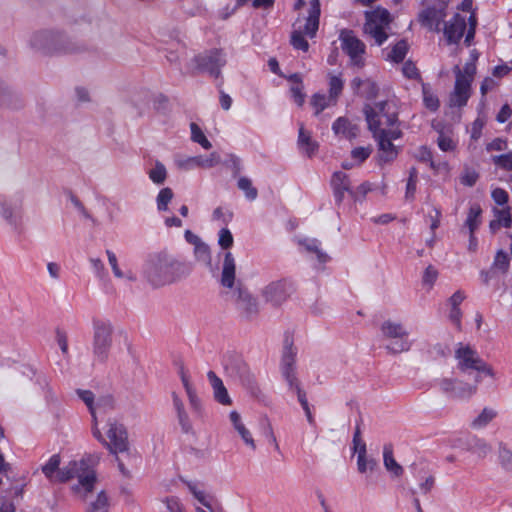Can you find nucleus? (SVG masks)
<instances>
[{
    "label": "nucleus",
    "instance_id": "f257e3e1",
    "mask_svg": "<svg viewBox=\"0 0 512 512\" xmlns=\"http://www.w3.org/2000/svg\"><path fill=\"white\" fill-rule=\"evenodd\" d=\"M190 273L184 262L167 252H158L148 256L143 266L145 279L154 287L174 283Z\"/></svg>",
    "mask_w": 512,
    "mask_h": 512
},
{
    "label": "nucleus",
    "instance_id": "f03ea898",
    "mask_svg": "<svg viewBox=\"0 0 512 512\" xmlns=\"http://www.w3.org/2000/svg\"><path fill=\"white\" fill-rule=\"evenodd\" d=\"M375 111L366 109V121L369 130L373 133L374 138L378 142L379 147V161L381 163H388L393 161L398 154L397 148L392 143V140L401 137V130L399 127L383 128L382 122L376 118Z\"/></svg>",
    "mask_w": 512,
    "mask_h": 512
},
{
    "label": "nucleus",
    "instance_id": "7ed1b4c3",
    "mask_svg": "<svg viewBox=\"0 0 512 512\" xmlns=\"http://www.w3.org/2000/svg\"><path fill=\"white\" fill-rule=\"evenodd\" d=\"M471 57V61L467 62L462 69L458 65L453 68L455 85L449 97L451 107L465 106L471 96V84L476 74L475 61L477 56L472 54Z\"/></svg>",
    "mask_w": 512,
    "mask_h": 512
},
{
    "label": "nucleus",
    "instance_id": "20e7f679",
    "mask_svg": "<svg viewBox=\"0 0 512 512\" xmlns=\"http://www.w3.org/2000/svg\"><path fill=\"white\" fill-rule=\"evenodd\" d=\"M72 478L78 479V484L73 487L76 493L86 495L93 490L96 475L85 460L70 462L67 466L58 471L55 476V481L66 482Z\"/></svg>",
    "mask_w": 512,
    "mask_h": 512
},
{
    "label": "nucleus",
    "instance_id": "39448f33",
    "mask_svg": "<svg viewBox=\"0 0 512 512\" xmlns=\"http://www.w3.org/2000/svg\"><path fill=\"white\" fill-rule=\"evenodd\" d=\"M380 332L382 338L389 341V343L386 344L388 352L399 354L410 350L411 342L408 339L409 333L402 323L390 319L385 320L380 326Z\"/></svg>",
    "mask_w": 512,
    "mask_h": 512
},
{
    "label": "nucleus",
    "instance_id": "423d86ee",
    "mask_svg": "<svg viewBox=\"0 0 512 512\" xmlns=\"http://www.w3.org/2000/svg\"><path fill=\"white\" fill-rule=\"evenodd\" d=\"M296 355L297 349L293 347L292 341L289 338H286L281 357L280 372L288 386V389L295 392L297 397L300 398V395H306V393L302 390L301 383L297 377L295 366Z\"/></svg>",
    "mask_w": 512,
    "mask_h": 512
},
{
    "label": "nucleus",
    "instance_id": "0eeeda50",
    "mask_svg": "<svg viewBox=\"0 0 512 512\" xmlns=\"http://www.w3.org/2000/svg\"><path fill=\"white\" fill-rule=\"evenodd\" d=\"M113 325L104 319L93 320V355L100 361L105 362L113 342Z\"/></svg>",
    "mask_w": 512,
    "mask_h": 512
},
{
    "label": "nucleus",
    "instance_id": "6e6552de",
    "mask_svg": "<svg viewBox=\"0 0 512 512\" xmlns=\"http://www.w3.org/2000/svg\"><path fill=\"white\" fill-rule=\"evenodd\" d=\"M364 33L374 39L376 45L381 46L388 38L391 17L386 9L377 8L365 15Z\"/></svg>",
    "mask_w": 512,
    "mask_h": 512
},
{
    "label": "nucleus",
    "instance_id": "1a4fd4ad",
    "mask_svg": "<svg viewBox=\"0 0 512 512\" xmlns=\"http://www.w3.org/2000/svg\"><path fill=\"white\" fill-rule=\"evenodd\" d=\"M30 44L34 49L45 54L69 53L74 50L64 35L51 31L34 33L30 39Z\"/></svg>",
    "mask_w": 512,
    "mask_h": 512
},
{
    "label": "nucleus",
    "instance_id": "9d476101",
    "mask_svg": "<svg viewBox=\"0 0 512 512\" xmlns=\"http://www.w3.org/2000/svg\"><path fill=\"white\" fill-rule=\"evenodd\" d=\"M467 21L469 24V28L466 33L465 42L470 43V41L474 38L475 28L477 25V19L474 14H470L467 18L461 14H455L444 27V35L449 44H455L460 41L463 37L466 27Z\"/></svg>",
    "mask_w": 512,
    "mask_h": 512
},
{
    "label": "nucleus",
    "instance_id": "9b49d317",
    "mask_svg": "<svg viewBox=\"0 0 512 512\" xmlns=\"http://www.w3.org/2000/svg\"><path fill=\"white\" fill-rule=\"evenodd\" d=\"M339 40L341 49L346 53L350 60V65L361 69L365 65L366 45L360 40L352 30L343 29L340 31Z\"/></svg>",
    "mask_w": 512,
    "mask_h": 512
},
{
    "label": "nucleus",
    "instance_id": "f8f14e48",
    "mask_svg": "<svg viewBox=\"0 0 512 512\" xmlns=\"http://www.w3.org/2000/svg\"><path fill=\"white\" fill-rule=\"evenodd\" d=\"M455 358L458 361V368L462 372H467L468 370H475L478 372H483L490 377H494V371L491 366H489L485 361H483L478 353L473 350L470 346H460L455 351Z\"/></svg>",
    "mask_w": 512,
    "mask_h": 512
},
{
    "label": "nucleus",
    "instance_id": "ddd939ff",
    "mask_svg": "<svg viewBox=\"0 0 512 512\" xmlns=\"http://www.w3.org/2000/svg\"><path fill=\"white\" fill-rule=\"evenodd\" d=\"M193 62L199 71L218 78L221 75V69L226 65V54L222 49L214 48L196 55Z\"/></svg>",
    "mask_w": 512,
    "mask_h": 512
},
{
    "label": "nucleus",
    "instance_id": "4468645a",
    "mask_svg": "<svg viewBox=\"0 0 512 512\" xmlns=\"http://www.w3.org/2000/svg\"><path fill=\"white\" fill-rule=\"evenodd\" d=\"M291 284L284 279L265 285L260 292L263 301L273 307L281 306L291 295Z\"/></svg>",
    "mask_w": 512,
    "mask_h": 512
},
{
    "label": "nucleus",
    "instance_id": "2eb2a0df",
    "mask_svg": "<svg viewBox=\"0 0 512 512\" xmlns=\"http://www.w3.org/2000/svg\"><path fill=\"white\" fill-rule=\"evenodd\" d=\"M437 385L443 394L454 400H468L477 391V385L452 378H442Z\"/></svg>",
    "mask_w": 512,
    "mask_h": 512
},
{
    "label": "nucleus",
    "instance_id": "dca6fc26",
    "mask_svg": "<svg viewBox=\"0 0 512 512\" xmlns=\"http://www.w3.org/2000/svg\"><path fill=\"white\" fill-rule=\"evenodd\" d=\"M0 215L14 230H20L23 216L22 197L17 196L0 200Z\"/></svg>",
    "mask_w": 512,
    "mask_h": 512
},
{
    "label": "nucleus",
    "instance_id": "f3484780",
    "mask_svg": "<svg viewBox=\"0 0 512 512\" xmlns=\"http://www.w3.org/2000/svg\"><path fill=\"white\" fill-rule=\"evenodd\" d=\"M109 441H106L102 436L99 440L102 442L113 454L123 453L128 450V436L125 427L116 421L108 423V430L106 432Z\"/></svg>",
    "mask_w": 512,
    "mask_h": 512
},
{
    "label": "nucleus",
    "instance_id": "a211bd4d",
    "mask_svg": "<svg viewBox=\"0 0 512 512\" xmlns=\"http://www.w3.org/2000/svg\"><path fill=\"white\" fill-rule=\"evenodd\" d=\"M233 297L236 309L243 318L252 319L258 315L259 302L246 288L238 286L233 293Z\"/></svg>",
    "mask_w": 512,
    "mask_h": 512
},
{
    "label": "nucleus",
    "instance_id": "6ab92c4d",
    "mask_svg": "<svg viewBox=\"0 0 512 512\" xmlns=\"http://www.w3.org/2000/svg\"><path fill=\"white\" fill-rule=\"evenodd\" d=\"M225 369L231 377L239 379L243 385L252 387L255 384L254 374L241 358H230L225 364Z\"/></svg>",
    "mask_w": 512,
    "mask_h": 512
},
{
    "label": "nucleus",
    "instance_id": "aec40b11",
    "mask_svg": "<svg viewBox=\"0 0 512 512\" xmlns=\"http://www.w3.org/2000/svg\"><path fill=\"white\" fill-rule=\"evenodd\" d=\"M370 108L375 111V114L377 115L376 118L379 119L382 122L383 128H392V127H398L397 125V112L395 109V105L388 101H381L378 103H375L374 105H365L364 106V114L366 115V109Z\"/></svg>",
    "mask_w": 512,
    "mask_h": 512
},
{
    "label": "nucleus",
    "instance_id": "412c9836",
    "mask_svg": "<svg viewBox=\"0 0 512 512\" xmlns=\"http://www.w3.org/2000/svg\"><path fill=\"white\" fill-rule=\"evenodd\" d=\"M180 376L190 409L196 419L202 420L206 415L202 400L199 398L195 388L191 385L188 375L183 370H181Z\"/></svg>",
    "mask_w": 512,
    "mask_h": 512
},
{
    "label": "nucleus",
    "instance_id": "4be33fe9",
    "mask_svg": "<svg viewBox=\"0 0 512 512\" xmlns=\"http://www.w3.org/2000/svg\"><path fill=\"white\" fill-rule=\"evenodd\" d=\"M330 183L335 202L339 205L343 202L345 193L350 195V191H352L349 175L342 171L334 172Z\"/></svg>",
    "mask_w": 512,
    "mask_h": 512
},
{
    "label": "nucleus",
    "instance_id": "5701e85b",
    "mask_svg": "<svg viewBox=\"0 0 512 512\" xmlns=\"http://www.w3.org/2000/svg\"><path fill=\"white\" fill-rule=\"evenodd\" d=\"M171 397H172L173 407L176 412L178 424H179L182 432L185 434H194L195 431L193 428L192 421L190 419V416H189L187 410L185 409V405H184L182 399L176 392H172Z\"/></svg>",
    "mask_w": 512,
    "mask_h": 512
},
{
    "label": "nucleus",
    "instance_id": "b1692460",
    "mask_svg": "<svg viewBox=\"0 0 512 512\" xmlns=\"http://www.w3.org/2000/svg\"><path fill=\"white\" fill-rule=\"evenodd\" d=\"M177 165L181 169H191L193 167L211 168L220 162V156L213 152L208 157L202 156L188 157L186 159H177Z\"/></svg>",
    "mask_w": 512,
    "mask_h": 512
},
{
    "label": "nucleus",
    "instance_id": "393cba45",
    "mask_svg": "<svg viewBox=\"0 0 512 512\" xmlns=\"http://www.w3.org/2000/svg\"><path fill=\"white\" fill-rule=\"evenodd\" d=\"M236 280V261L231 252L224 254L220 283L223 287L232 289Z\"/></svg>",
    "mask_w": 512,
    "mask_h": 512
},
{
    "label": "nucleus",
    "instance_id": "a878e982",
    "mask_svg": "<svg viewBox=\"0 0 512 512\" xmlns=\"http://www.w3.org/2000/svg\"><path fill=\"white\" fill-rule=\"evenodd\" d=\"M445 17L446 13L444 7H429L420 14L422 23L436 31L440 30V24L443 22Z\"/></svg>",
    "mask_w": 512,
    "mask_h": 512
},
{
    "label": "nucleus",
    "instance_id": "bb28decb",
    "mask_svg": "<svg viewBox=\"0 0 512 512\" xmlns=\"http://www.w3.org/2000/svg\"><path fill=\"white\" fill-rule=\"evenodd\" d=\"M207 378L213 389V395L215 400L222 405H231L232 400L228 394V391L224 386L223 381L216 375V373L213 371H209L207 373Z\"/></svg>",
    "mask_w": 512,
    "mask_h": 512
},
{
    "label": "nucleus",
    "instance_id": "cd10ccee",
    "mask_svg": "<svg viewBox=\"0 0 512 512\" xmlns=\"http://www.w3.org/2000/svg\"><path fill=\"white\" fill-rule=\"evenodd\" d=\"M319 17H320V3L319 1H311V7L309 15L305 19V24L302 27V32L310 37H315L319 28Z\"/></svg>",
    "mask_w": 512,
    "mask_h": 512
},
{
    "label": "nucleus",
    "instance_id": "c85d7f7f",
    "mask_svg": "<svg viewBox=\"0 0 512 512\" xmlns=\"http://www.w3.org/2000/svg\"><path fill=\"white\" fill-rule=\"evenodd\" d=\"M332 130L335 135H340L346 139H353L358 135V127L346 117L337 118L332 124Z\"/></svg>",
    "mask_w": 512,
    "mask_h": 512
},
{
    "label": "nucleus",
    "instance_id": "c756f323",
    "mask_svg": "<svg viewBox=\"0 0 512 512\" xmlns=\"http://www.w3.org/2000/svg\"><path fill=\"white\" fill-rule=\"evenodd\" d=\"M77 394L80 397V399L87 405L92 418H93V426H92V433L93 436L101 440L102 434L98 428V424H96V408H95V402H94V394L89 390H77Z\"/></svg>",
    "mask_w": 512,
    "mask_h": 512
},
{
    "label": "nucleus",
    "instance_id": "7c9ffc66",
    "mask_svg": "<svg viewBox=\"0 0 512 512\" xmlns=\"http://www.w3.org/2000/svg\"><path fill=\"white\" fill-rule=\"evenodd\" d=\"M383 462L387 471L394 476L400 477L403 474V467L395 460L391 444H386L383 448Z\"/></svg>",
    "mask_w": 512,
    "mask_h": 512
},
{
    "label": "nucleus",
    "instance_id": "2f4dec72",
    "mask_svg": "<svg viewBox=\"0 0 512 512\" xmlns=\"http://www.w3.org/2000/svg\"><path fill=\"white\" fill-rule=\"evenodd\" d=\"M298 145L309 157L314 155L318 150V143L312 140L310 133L305 131L302 125L299 128Z\"/></svg>",
    "mask_w": 512,
    "mask_h": 512
},
{
    "label": "nucleus",
    "instance_id": "473e14b6",
    "mask_svg": "<svg viewBox=\"0 0 512 512\" xmlns=\"http://www.w3.org/2000/svg\"><path fill=\"white\" fill-rule=\"evenodd\" d=\"M497 416V411L490 407H485L483 410L471 421L470 426L472 429L480 430L485 428Z\"/></svg>",
    "mask_w": 512,
    "mask_h": 512
},
{
    "label": "nucleus",
    "instance_id": "72a5a7b5",
    "mask_svg": "<svg viewBox=\"0 0 512 512\" xmlns=\"http://www.w3.org/2000/svg\"><path fill=\"white\" fill-rule=\"evenodd\" d=\"M512 223V218L510 214V208L506 207L500 210H495V219L490 222V230L495 233L502 226L510 227Z\"/></svg>",
    "mask_w": 512,
    "mask_h": 512
},
{
    "label": "nucleus",
    "instance_id": "f704fd0d",
    "mask_svg": "<svg viewBox=\"0 0 512 512\" xmlns=\"http://www.w3.org/2000/svg\"><path fill=\"white\" fill-rule=\"evenodd\" d=\"M377 466V462L373 458H367L366 445L361 444L357 450V468L360 473H365L370 470L373 471Z\"/></svg>",
    "mask_w": 512,
    "mask_h": 512
},
{
    "label": "nucleus",
    "instance_id": "c9c22d12",
    "mask_svg": "<svg viewBox=\"0 0 512 512\" xmlns=\"http://www.w3.org/2000/svg\"><path fill=\"white\" fill-rule=\"evenodd\" d=\"M415 157L421 162L429 163L430 167L436 171L440 170L442 167H447V164L444 162H435L431 150L426 146H420L417 148Z\"/></svg>",
    "mask_w": 512,
    "mask_h": 512
},
{
    "label": "nucleus",
    "instance_id": "e433bc0d",
    "mask_svg": "<svg viewBox=\"0 0 512 512\" xmlns=\"http://www.w3.org/2000/svg\"><path fill=\"white\" fill-rule=\"evenodd\" d=\"M467 450L477 454L479 457H485L490 451L489 445L480 438L471 437L466 442Z\"/></svg>",
    "mask_w": 512,
    "mask_h": 512
},
{
    "label": "nucleus",
    "instance_id": "4c0bfd02",
    "mask_svg": "<svg viewBox=\"0 0 512 512\" xmlns=\"http://www.w3.org/2000/svg\"><path fill=\"white\" fill-rule=\"evenodd\" d=\"M329 96L332 104L335 105L337 103V99L342 93L344 87V81L341 76H336L329 74Z\"/></svg>",
    "mask_w": 512,
    "mask_h": 512
},
{
    "label": "nucleus",
    "instance_id": "58836bf2",
    "mask_svg": "<svg viewBox=\"0 0 512 512\" xmlns=\"http://www.w3.org/2000/svg\"><path fill=\"white\" fill-rule=\"evenodd\" d=\"M481 213L482 209L478 204H473L470 207L467 219L465 221V225L468 227L470 234H474L475 230L478 228L480 224Z\"/></svg>",
    "mask_w": 512,
    "mask_h": 512
},
{
    "label": "nucleus",
    "instance_id": "ea45409f",
    "mask_svg": "<svg viewBox=\"0 0 512 512\" xmlns=\"http://www.w3.org/2000/svg\"><path fill=\"white\" fill-rule=\"evenodd\" d=\"M408 52V44L405 40H400L397 42L393 48L391 49L390 53L387 56V59L399 63L402 62Z\"/></svg>",
    "mask_w": 512,
    "mask_h": 512
},
{
    "label": "nucleus",
    "instance_id": "a19ab883",
    "mask_svg": "<svg viewBox=\"0 0 512 512\" xmlns=\"http://www.w3.org/2000/svg\"><path fill=\"white\" fill-rule=\"evenodd\" d=\"M299 243L300 245L304 246L308 252L314 253L319 262L324 263L328 260L329 257L320 249L318 240L305 239Z\"/></svg>",
    "mask_w": 512,
    "mask_h": 512
},
{
    "label": "nucleus",
    "instance_id": "79ce46f5",
    "mask_svg": "<svg viewBox=\"0 0 512 512\" xmlns=\"http://www.w3.org/2000/svg\"><path fill=\"white\" fill-rule=\"evenodd\" d=\"M60 462V456L58 454H54L50 457L48 462L42 467V472L51 481H55V476L60 470Z\"/></svg>",
    "mask_w": 512,
    "mask_h": 512
},
{
    "label": "nucleus",
    "instance_id": "37998d69",
    "mask_svg": "<svg viewBox=\"0 0 512 512\" xmlns=\"http://www.w3.org/2000/svg\"><path fill=\"white\" fill-rule=\"evenodd\" d=\"M109 502L104 491H101L95 501L89 504L88 512H108Z\"/></svg>",
    "mask_w": 512,
    "mask_h": 512
},
{
    "label": "nucleus",
    "instance_id": "c03bdc74",
    "mask_svg": "<svg viewBox=\"0 0 512 512\" xmlns=\"http://www.w3.org/2000/svg\"><path fill=\"white\" fill-rule=\"evenodd\" d=\"M304 35L305 34L302 32V26L295 28L291 35V44L295 49L306 52L309 49V44L305 40Z\"/></svg>",
    "mask_w": 512,
    "mask_h": 512
},
{
    "label": "nucleus",
    "instance_id": "a18cd8bd",
    "mask_svg": "<svg viewBox=\"0 0 512 512\" xmlns=\"http://www.w3.org/2000/svg\"><path fill=\"white\" fill-rule=\"evenodd\" d=\"M311 105L315 109V115H319L325 108L333 104L330 100V96L316 93L311 98Z\"/></svg>",
    "mask_w": 512,
    "mask_h": 512
},
{
    "label": "nucleus",
    "instance_id": "49530a36",
    "mask_svg": "<svg viewBox=\"0 0 512 512\" xmlns=\"http://www.w3.org/2000/svg\"><path fill=\"white\" fill-rule=\"evenodd\" d=\"M191 139L200 144L204 149H210L212 147L210 141L206 138L201 128L196 123L190 124Z\"/></svg>",
    "mask_w": 512,
    "mask_h": 512
},
{
    "label": "nucleus",
    "instance_id": "de8ad7c7",
    "mask_svg": "<svg viewBox=\"0 0 512 512\" xmlns=\"http://www.w3.org/2000/svg\"><path fill=\"white\" fill-rule=\"evenodd\" d=\"M238 188L245 193V196L249 200H255L258 196V191L252 185V181L247 177H240L238 180Z\"/></svg>",
    "mask_w": 512,
    "mask_h": 512
},
{
    "label": "nucleus",
    "instance_id": "09e8293b",
    "mask_svg": "<svg viewBox=\"0 0 512 512\" xmlns=\"http://www.w3.org/2000/svg\"><path fill=\"white\" fill-rule=\"evenodd\" d=\"M167 177V171L165 166L157 161L155 163V166L149 171V178L155 183V184H162L166 180Z\"/></svg>",
    "mask_w": 512,
    "mask_h": 512
},
{
    "label": "nucleus",
    "instance_id": "8fccbe9b",
    "mask_svg": "<svg viewBox=\"0 0 512 512\" xmlns=\"http://www.w3.org/2000/svg\"><path fill=\"white\" fill-rule=\"evenodd\" d=\"M174 194L171 188L166 187L160 190L157 196V208L159 211H166L168 209V204L172 200Z\"/></svg>",
    "mask_w": 512,
    "mask_h": 512
},
{
    "label": "nucleus",
    "instance_id": "3c124183",
    "mask_svg": "<svg viewBox=\"0 0 512 512\" xmlns=\"http://www.w3.org/2000/svg\"><path fill=\"white\" fill-rule=\"evenodd\" d=\"M373 190V186L370 182H363L356 189L350 191V197L355 202H362L366 195Z\"/></svg>",
    "mask_w": 512,
    "mask_h": 512
},
{
    "label": "nucleus",
    "instance_id": "603ef678",
    "mask_svg": "<svg viewBox=\"0 0 512 512\" xmlns=\"http://www.w3.org/2000/svg\"><path fill=\"white\" fill-rule=\"evenodd\" d=\"M417 179H418V173L416 168L412 167L409 170V178L406 185V198L407 199H413L415 192H416V185H417Z\"/></svg>",
    "mask_w": 512,
    "mask_h": 512
},
{
    "label": "nucleus",
    "instance_id": "864d4df0",
    "mask_svg": "<svg viewBox=\"0 0 512 512\" xmlns=\"http://www.w3.org/2000/svg\"><path fill=\"white\" fill-rule=\"evenodd\" d=\"M509 268V259L505 252L498 251L494 258L492 270H499L500 272H506Z\"/></svg>",
    "mask_w": 512,
    "mask_h": 512
},
{
    "label": "nucleus",
    "instance_id": "5fc2aeb1",
    "mask_svg": "<svg viewBox=\"0 0 512 512\" xmlns=\"http://www.w3.org/2000/svg\"><path fill=\"white\" fill-rule=\"evenodd\" d=\"M423 101L426 106L431 111H436L439 107V99L436 95H434L427 86H423Z\"/></svg>",
    "mask_w": 512,
    "mask_h": 512
},
{
    "label": "nucleus",
    "instance_id": "6e6d98bb",
    "mask_svg": "<svg viewBox=\"0 0 512 512\" xmlns=\"http://www.w3.org/2000/svg\"><path fill=\"white\" fill-rule=\"evenodd\" d=\"M95 408H96V417L99 414L106 413L108 410L113 409L114 407V401L111 396H104L99 398L95 402Z\"/></svg>",
    "mask_w": 512,
    "mask_h": 512
},
{
    "label": "nucleus",
    "instance_id": "4d7b16f0",
    "mask_svg": "<svg viewBox=\"0 0 512 512\" xmlns=\"http://www.w3.org/2000/svg\"><path fill=\"white\" fill-rule=\"evenodd\" d=\"M493 162L500 168L508 171H512V152L493 156Z\"/></svg>",
    "mask_w": 512,
    "mask_h": 512
},
{
    "label": "nucleus",
    "instance_id": "13d9d810",
    "mask_svg": "<svg viewBox=\"0 0 512 512\" xmlns=\"http://www.w3.org/2000/svg\"><path fill=\"white\" fill-rule=\"evenodd\" d=\"M371 148L369 147H357L351 151V157L359 164L364 162L371 154Z\"/></svg>",
    "mask_w": 512,
    "mask_h": 512
},
{
    "label": "nucleus",
    "instance_id": "bf43d9fd",
    "mask_svg": "<svg viewBox=\"0 0 512 512\" xmlns=\"http://www.w3.org/2000/svg\"><path fill=\"white\" fill-rule=\"evenodd\" d=\"M218 243L223 249H228L233 245V236L229 229L222 228L220 230Z\"/></svg>",
    "mask_w": 512,
    "mask_h": 512
},
{
    "label": "nucleus",
    "instance_id": "052dcab7",
    "mask_svg": "<svg viewBox=\"0 0 512 512\" xmlns=\"http://www.w3.org/2000/svg\"><path fill=\"white\" fill-rule=\"evenodd\" d=\"M437 144L438 147L444 152L453 151L455 149L454 141L443 133L439 134L437 138Z\"/></svg>",
    "mask_w": 512,
    "mask_h": 512
},
{
    "label": "nucleus",
    "instance_id": "680f3d73",
    "mask_svg": "<svg viewBox=\"0 0 512 512\" xmlns=\"http://www.w3.org/2000/svg\"><path fill=\"white\" fill-rule=\"evenodd\" d=\"M189 490L191 491L193 496L198 500L199 503H201L206 508L212 510L211 503L208 500L207 495L203 491L197 489L195 485H189Z\"/></svg>",
    "mask_w": 512,
    "mask_h": 512
},
{
    "label": "nucleus",
    "instance_id": "e2e57ef3",
    "mask_svg": "<svg viewBox=\"0 0 512 512\" xmlns=\"http://www.w3.org/2000/svg\"><path fill=\"white\" fill-rule=\"evenodd\" d=\"M437 277H438L437 270L432 265H429L425 269L424 274H423V278H422L423 284L428 285L431 288L433 286V284L435 283Z\"/></svg>",
    "mask_w": 512,
    "mask_h": 512
},
{
    "label": "nucleus",
    "instance_id": "0e129e2a",
    "mask_svg": "<svg viewBox=\"0 0 512 512\" xmlns=\"http://www.w3.org/2000/svg\"><path fill=\"white\" fill-rule=\"evenodd\" d=\"M106 254L108 257V262H109V264L112 268V271L114 273V276L117 278H124L125 275L118 266V260H117V256L115 255V253L110 250H107Z\"/></svg>",
    "mask_w": 512,
    "mask_h": 512
},
{
    "label": "nucleus",
    "instance_id": "69168bd1",
    "mask_svg": "<svg viewBox=\"0 0 512 512\" xmlns=\"http://www.w3.org/2000/svg\"><path fill=\"white\" fill-rule=\"evenodd\" d=\"M402 73L409 79H417L420 76L416 65L410 60L403 64Z\"/></svg>",
    "mask_w": 512,
    "mask_h": 512
},
{
    "label": "nucleus",
    "instance_id": "338daca9",
    "mask_svg": "<svg viewBox=\"0 0 512 512\" xmlns=\"http://www.w3.org/2000/svg\"><path fill=\"white\" fill-rule=\"evenodd\" d=\"M213 220L221 221L224 224H227L231 221L233 217V213L230 211H224L222 207H217L212 214Z\"/></svg>",
    "mask_w": 512,
    "mask_h": 512
},
{
    "label": "nucleus",
    "instance_id": "774afa93",
    "mask_svg": "<svg viewBox=\"0 0 512 512\" xmlns=\"http://www.w3.org/2000/svg\"><path fill=\"white\" fill-rule=\"evenodd\" d=\"M492 199L498 205H505L508 202V193L502 188H495L491 193Z\"/></svg>",
    "mask_w": 512,
    "mask_h": 512
}]
</instances>
